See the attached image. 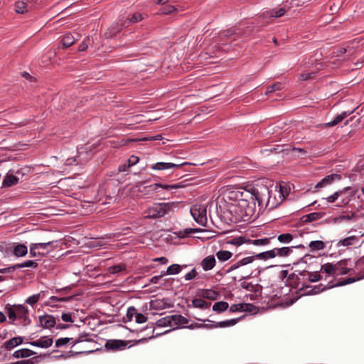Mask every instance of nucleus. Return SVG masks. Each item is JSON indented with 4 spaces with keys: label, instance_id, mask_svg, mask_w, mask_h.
<instances>
[{
    "label": "nucleus",
    "instance_id": "20",
    "mask_svg": "<svg viewBox=\"0 0 364 364\" xmlns=\"http://www.w3.org/2000/svg\"><path fill=\"white\" fill-rule=\"evenodd\" d=\"M15 309H16V315L17 318L22 320H28V323H31V319L28 316V309L23 305H15Z\"/></svg>",
    "mask_w": 364,
    "mask_h": 364
},
{
    "label": "nucleus",
    "instance_id": "43",
    "mask_svg": "<svg viewBox=\"0 0 364 364\" xmlns=\"http://www.w3.org/2000/svg\"><path fill=\"white\" fill-rule=\"evenodd\" d=\"M240 318H232L227 321H220L218 323V327L225 328L228 326H232L235 325L239 321Z\"/></svg>",
    "mask_w": 364,
    "mask_h": 364
},
{
    "label": "nucleus",
    "instance_id": "5",
    "mask_svg": "<svg viewBox=\"0 0 364 364\" xmlns=\"http://www.w3.org/2000/svg\"><path fill=\"white\" fill-rule=\"evenodd\" d=\"M269 194L271 195V198H269L268 210H270L278 207L282 203L283 200L279 195L277 188H272V186L269 188Z\"/></svg>",
    "mask_w": 364,
    "mask_h": 364
},
{
    "label": "nucleus",
    "instance_id": "7",
    "mask_svg": "<svg viewBox=\"0 0 364 364\" xmlns=\"http://www.w3.org/2000/svg\"><path fill=\"white\" fill-rule=\"evenodd\" d=\"M162 188L164 189H166L167 191L171 190V189H178L179 188L183 187L181 183H176L173 185H168V184H162L159 183H156L150 186H144V189L147 191H154L156 190L157 188Z\"/></svg>",
    "mask_w": 364,
    "mask_h": 364
},
{
    "label": "nucleus",
    "instance_id": "13",
    "mask_svg": "<svg viewBox=\"0 0 364 364\" xmlns=\"http://www.w3.org/2000/svg\"><path fill=\"white\" fill-rule=\"evenodd\" d=\"M348 259H346L333 264V265H336L335 266L336 269V276L344 275L350 272V269L348 267Z\"/></svg>",
    "mask_w": 364,
    "mask_h": 364
},
{
    "label": "nucleus",
    "instance_id": "10",
    "mask_svg": "<svg viewBox=\"0 0 364 364\" xmlns=\"http://www.w3.org/2000/svg\"><path fill=\"white\" fill-rule=\"evenodd\" d=\"M299 275L303 277V279H304L305 277H307L306 280L309 282H315L321 280L322 279L321 275L319 272H309L307 270H303L299 272Z\"/></svg>",
    "mask_w": 364,
    "mask_h": 364
},
{
    "label": "nucleus",
    "instance_id": "48",
    "mask_svg": "<svg viewBox=\"0 0 364 364\" xmlns=\"http://www.w3.org/2000/svg\"><path fill=\"white\" fill-rule=\"evenodd\" d=\"M126 269V265L124 264H119L111 266L108 268V271L111 274H116Z\"/></svg>",
    "mask_w": 364,
    "mask_h": 364
},
{
    "label": "nucleus",
    "instance_id": "12",
    "mask_svg": "<svg viewBox=\"0 0 364 364\" xmlns=\"http://www.w3.org/2000/svg\"><path fill=\"white\" fill-rule=\"evenodd\" d=\"M189 164L188 163H183L181 164H176L173 163H165V162H158L155 164L152 165L151 168L154 170H166L171 168H179L182 166Z\"/></svg>",
    "mask_w": 364,
    "mask_h": 364
},
{
    "label": "nucleus",
    "instance_id": "1",
    "mask_svg": "<svg viewBox=\"0 0 364 364\" xmlns=\"http://www.w3.org/2000/svg\"><path fill=\"white\" fill-rule=\"evenodd\" d=\"M269 188L267 186L253 187L252 191L249 192L251 199L257 202L259 210L268 209L269 198H271Z\"/></svg>",
    "mask_w": 364,
    "mask_h": 364
},
{
    "label": "nucleus",
    "instance_id": "39",
    "mask_svg": "<svg viewBox=\"0 0 364 364\" xmlns=\"http://www.w3.org/2000/svg\"><path fill=\"white\" fill-rule=\"evenodd\" d=\"M232 254L228 250H220L216 252V256L220 261L225 262L231 258Z\"/></svg>",
    "mask_w": 364,
    "mask_h": 364
},
{
    "label": "nucleus",
    "instance_id": "52",
    "mask_svg": "<svg viewBox=\"0 0 364 364\" xmlns=\"http://www.w3.org/2000/svg\"><path fill=\"white\" fill-rule=\"evenodd\" d=\"M282 89V84L281 82H277L267 87L266 94L272 93L276 90H280Z\"/></svg>",
    "mask_w": 364,
    "mask_h": 364
},
{
    "label": "nucleus",
    "instance_id": "50",
    "mask_svg": "<svg viewBox=\"0 0 364 364\" xmlns=\"http://www.w3.org/2000/svg\"><path fill=\"white\" fill-rule=\"evenodd\" d=\"M176 10H177V9L174 6L166 5L161 8L160 14H161L163 15H168V14H172L173 12L176 11Z\"/></svg>",
    "mask_w": 364,
    "mask_h": 364
},
{
    "label": "nucleus",
    "instance_id": "40",
    "mask_svg": "<svg viewBox=\"0 0 364 364\" xmlns=\"http://www.w3.org/2000/svg\"><path fill=\"white\" fill-rule=\"evenodd\" d=\"M15 11L18 14H23L28 11L27 4L24 1H16L15 3Z\"/></svg>",
    "mask_w": 364,
    "mask_h": 364
},
{
    "label": "nucleus",
    "instance_id": "36",
    "mask_svg": "<svg viewBox=\"0 0 364 364\" xmlns=\"http://www.w3.org/2000/svg\"><path fill=\"white\" fill-rule=\"evenodd\" d=\"M309 248L311 251H318L325 249L326 244L321 240L311 241L309 245Z\"/></svg>",
    "mask_w": 364,
    "mask_h": 364
},
{
    "label": "nucleus",
    "instance_id": "22",
    "mask_svg": "<svg viewBox=\"0 0 364 364\" xmlns=\"http://www.w3.org/2000/svg\"><path fill=\"white\" fill-rule=\"evenodd\" d=\"M56 242L57 241L51 240L36 244L37 249H41L43 250V252H46L48 250L49 253L57 247V246L55 245Z\"/></svg>",
    "mask_w": 364,
    "mask_h": 364
},
{
    "label": "nucleus",
    "instance_id": "60",
    "mask_svg": "<svg viewBox=\"0 0 364 364\" xmlns=\"http://www.w3.org/2000/svg\"><path fill=\"white\" fill-rule=\"evenodd\" d=\"M342 194V191H336L335 192L333 195L328 196L326 200L328 203H333L335 202L338 198Z\"/></svg>",
    "mask_w": 364,
    "mask_h": 364
},
{
    "label": "nucleus",
    "instance_id": "45",
    "mask_svg": "<svg viewBox=\"0 0 364 364\" xmlns=\"http://www.w3.org/2000/svg\"><path fill=\"white\" fill-rule=\"evenodd\" d=\"M42 294L43 295L44 294L43 291H41L40 293H38L37 294H33V295L29 296L26 300V303L28 304H30L31 306H33L34 304H36L40 300Z\"/></svg>",
    "mask_w": 364,
    "mask_h": 364
},
{
    "label": "nucleus",
    "instance_id": "8",
    "mask_svg": "<svg viewBox=\"0 0 364 364\" xmlns=\"http://www.w3.org/2000/svg\"><path fill=\"white\" fill-rule=\"evenodd\" d=\"M127 346V341L122 340H109L105 344L107 349L112 350L124 349Z\"/></svg>",
    "mask_w": 364,
    "mask_h": 364
},
{
    "label": "nucleus",
    "instance_id": "27",
    "mask_svg": "<svg viewBox=\"0 0 364 364\" xmlns=\"http://www.w3.org/2000/svg\"><path fill=\"white\" fill-rule=\"evenodd\" d=\"M75 42V39L70 33H66L61 40L62 46L63 48H68L73 46Z\"/></svg>",
    "mask_w": 364,
    "mask_h": 364
},
{
    "label": "nucleus",
    "instance_id": "51",
    "mask_svg": "<svg viewBox=\"0 0 364 364\" xmlns=\"http://www.w3.org/2000/svg\"><path fill=\"white\" fill-rule=\"evenodd\" d=\"M245 242H248V239L246 240L245 237H238L231 239L228 243L236 246H240Z\"/></svg>",
    "mask_w": 364,
    "mask_h": 364
},
{
    "label": "nucleus",
    "instance_id": "31",
    "mask_svg": "<svg viewBox=\"0 0 364 364\" xmlns=\"http://www.w3.org/2000/svg\"><path fill=\"white\" fill-rule=\"evenodd\" d=\"M192 305L195 308H198L200 309H205L210 306L211 303L207 302L203 299H194L192 300Z\"/></svg>",
    "mask_w": 364,
    "mask_h": 364
},
{
    "label": "nucleus",
    "instance_id": "58",
    "mask_svg": "<svg viewBox=\"0 0 364 364\" xmlns=\"http://www.w3.org/2000/svg\"><path fill=\"white\" fill-rule=\"evenodd\" d=\"M360 41H361L360 38H355L353 41L348 42V46H350V52L359 47V43H360Z\"/></svg>",
    "mask_w": 364,
    "mask_h": 364
},
{
    "label": "nucleus",
    "instance_id": "15",
    "mask_svg": "<svg viewBox=\"0 0 364 364\" xmlns=\"http://www.w3.org/2000/svg\"><path fill=\"white\" fill-rule=\"evenodd\" d=\"M341 179V176L337 173H332L324 177L320 182H318L315 188H322L328 184H331L333 181Z\"/></svg>",
    "mask_w": 364,
    "mask_h": 364
},
{
    "label": "nucleus",
    "instance_id": "61",
    "mask_svg": "<svg viewBox=\"0 0 364 364\" xmlns=\"http://www.w3.org/2000/svg\"><path fill=\"white\" fill-rule=\"evenodd\" d=\"M136 309L134 307H129L127 312V318L128 321H132L134 316H136Z\"/></svg>",
    "mask_w": 364,
    "mask_h": 364
},
{
    "label": "nucleus",
    "instance_id": "63",
    "mask_svg": "<svg viewBox=\"0 0 364 364\" xmlns=\"http://www.w3.org/2000/svg\"><path fill=\"white\" fill-rule=\"evenodd\" d=\"M243 308L245 312H253L257 309L254 304L249 303H243Z\"/></svg>",
    "mask_w": 364,
    "mask_h": 364
},
{
    "label": "nucleus",
    "instance_id": "4",
    "mask_svg": "<svg viewBox=\"0 0 364 364\" xmlns=\"http://www.w3.org/2000/svg\"><path fill=\"white\" fill-rule=\"evenodd\" d=\"M254 31V26L252 24L247 26L245 29H240L238 28H231L230 29L223 31L220 33V38L221 40L225 38H230L233 36H250Z\"/></svg>",
    "mask_w": 364,
    "mask_h": 364
},
{
    "label": "nucleus",
    "instance_id": "53",
    "mask_svg": "<svg viewBox=\"0 0 364 364\" xmlns=\"http://www.w3.org/2000/svg\"><path fill=\"white\" fill-rule=\"evenodd\" d=\"M358 279H360V278L355 279V278H353V277H349V278H347V279H343L341 281H340L336 284H333V287L344 286V285H346V284H351V283H353V282H355L356 280H358Z\"/></svg>",
    "mask_w": 364,
    "mask_h": 364
},
{
    "label": "nucleus",
    "instance_id": "11",
    "mask_svg": "<svg viewBox=\"0 0 364 364\" xmlns=\"http://www.w3.org/2000/svg\"><path fill=\"white\" fill-rule=\"evenodd\" d=\"M53 343V339L52 338H48L47 336H43L37 341H31L28 343L33 346L39 347V348H47L51 346Z\"/></svg>",
    "mask_w": 364,
    "mask_h": 364
},
{
    "label": "nucleus",
    "instance_id": "23",
    "mask_svg": "<svg viewBox=\"0 0 364 364\" xmlns=\"http://www.w3.org/2000/svg\"><path fill=\"white\" fill-rule=\"evenodd\" d=\"M23 343V338L21 336L18 337H14L11 338L10 340L6 341L3 346L2 348H4L5 349L10 350L14 347L21 344Z\"/></svg>",
    "mask_w": 364,
    "mask_h": 364
},
{
    "label": "nucleus",
    "instance_id": "21",
    "mask_svg": "<svg viewBox=\"0 0 364 364\" xmlns=\"http://www.w3.org/2000/svg\"><path fill=\"white\" fill-rule=\"evenodd\" d=\"M215 263H216V260H215L214 255H210V256L205 257L201 261L200 264H201L203 270L208 271V270L212 269L215 267Z\"/></svg>",
    "mask_w": 364,
    "mask_h": 364
},
{
    "label": "nucleus",
    "instance_id": "46",
    "mask_svg": "<svg viewBox=\"0 0 364 364\" xmlns=\"http://www.w3.org/2000/svg\"><path fill=\"white\" fill-rule=\"evenodd\" d=\"M271 240L270 237L262 238V239H256V240H250L248 239V243L252 244L255 245H267L269 244Z\"/></svg>",
    "mask_w": 364,
    "mask_h": 364
},
{
    "label": "nucleus",
    "instance_id": "33",
    "mask_svg": "<svg viewBox=\"0 0 364 364\" xmlns=\"http://www.w3.org/2000/svg\"><path fill=\"white\" fill-rule=\"evenodd\" d=\"M74 298H75V296H63V297L52 296L49 299V303H47L46 305H50V306L54 307V306H56V305L50 304L51 303H55V302H58V301H62V302L70 301L73 300Z\"/></svg>",
    "mask_w": 364,
    "mask_h": 364
},
{
    "label": "nucleus",
    "instance_id": "59",
    "mask_svg": "<svg viewBox=\"0 0 364 364\" xmlns=\"http://www.w3.org/2000/svg\"><path fill=\"white\" fill-rule=\"evenodd\" d=\"M38 357H34L28 360H22L13 363V364H35L38 362Z\"/></svg>",
    "mask_w": 364,
    "mask_h": 364
},
{
    "label": "nucleus",
    "instance_id": "54",
    "mask_svg": "<svg viewBox=\"0 0 364 364\" xmlns=\"http://www.w3.org/2000/svg\"><path fill=\"white\" fill-rule=\"evenodd\" d=\"M143 19L142 14L140 13H134L132 16L128 18L130 23H137Z\"/></svg>",
    "mask_w": 364,
    "mask_h": 364
},
{
    "label": "nucleus",
    "instance_id": "64",
    "mask_svg": "<svg viewBox=\"0 0 364 364\" xmlns=\"http://www.w3.org/2000/svg\"><path fill=\"white\" fill-rule=\"evenodd\" d=\"M139 157L136 156H131L129 159L127 160V166L131 167L139 162Z\"/></svg>",
    "mask_w": 364,
    "mask_h": 364
},
{
    "label": "nucleus",
    "instance_id": "26",
    "mask_svg": "<svg viewBox=\"0 0 364 364\" xmlns=\"http://www.w3.org/2000/svg\"><path fill=\"white\" fill-rule=\"evenodd\" d=\"M324 215L323 213L314 212L301 217V220L303 223H309L321 219Z\"/></svg>",
    "mask_w": 364,
    "mask_h": 364
},
{
    "label": "nucleus",
    "instance_id": "37",
    "mask_svg": "<svg viewBox=\"0 0 364 364\" xmlns=\"http://www.w3.org/2000/svg\"><path fill=\"white\" fill-rule=\"evenodd\" d=\"M241 287L247 291L255 292V293L259 292V289H260V291L262 290L261 286H259V284L254 285L251 282H243L241 283Z\"/></svg>",
    "mask_w": 364,
    "mask_h": 364
},
{
    "label": "nucleus",
    "instance_id": "6",
    "mask_svg": "<svg viewBox=\"0 0 364 364\" xmlns=\"http://www.w3.org/2000/svg\"><path fill=\"white\" fill-rule=\"evenodd\" d=\"M287 12V10L284 7L274 8L269 11L263 12L259 18H279L283 16Z\"/></svg>",
    "mask_w": 364,
    "mask_h": 364
},
{
    "label": "nucleus",
    "instance_id": "14",
    "mask_svg": "<svg viewBox=\"0 0 364 364\" xmlns=\"http://www.w3.org/2000/svg\"><path fill=\"white\" fill-rule=\"evenodd\" d=\"M332 287H333V284H331V283H329L326 286H324L322 284H320L318 285H316V286L313 287L311 285H307L304 282L301 285V287L299 289V291L304 290V289H308L309 288H311V291H313V294H316L320 293L327 289H331Z\"/></svg>",
    "mask_w": 364,
    "mask_h": 364
},
{
    "label": "nucleus",
    "instance_id": "41",
    "mask_svg": "<svg viewBox=\"0 0 364 364\" xmlns=\"http://www.w3.org/2000/svg\"><path fill=\"white\" fill-rule=\"evenodd\" d=\"M36 250H38L36 247V244L32 243L30 245V255L31 257H44L48 254V250L46 252H36Z\"/></svg>",
    "mask_w": 364,
    "mask_h": 364
},
{
    "label": "nucleus",
    "instance_id": "19",
    "mask_svg": "<svg viewBox=\"0 0 364 364\" xmlns=\"http://www.w3.org/2000/svg\"><path fill=\"white\" fill-rule=\"evenodd\" d=\"M353 112V111L343 112L341 114H338L333 119V120H332L331 122L324 124V127H331L336 126V125L338 124L339 123H341L345 118L348 117Z\"/></svg>",
    "mask_w": 364,
    "mask_h": 364
},
{
    "label": "nucleus",
    "instance_id": "55",
    "mask_svg": "<svg viewBox=\"0 0 364 364\" xmlns=\"http://www.w3.org/2000/svg\"><path fill=\"white\" fill-rule=\"evenodd\" d=\"M88 336H89V333H82L79 334V336H78L77 339H76L73 342V346H75V344L78 343H80V342L83 341H92V339L87 338V337Z\"/></svg>",
    "mask_w": 364,
    "mask_h": 364
},
{
    "label": "nucleus",
    "instance_id": "29",
    "mask_svg": "<svg viewBox=\"0 0 364 364\" xmlns=\"http://www.w3.org/2000/svg\"><path fill=\"white\" fill-rule=\"evenodd\" d=\"M336 265H333V263H326L321 265L320 271H322L328 275L335 277L336 273Z\"/></svg>",
    "mask_w": 364,
    "mask_h": 364
},
{
    "label": "nucleus",
    "instance_id": "9",
    "mask_svg": "<svg viewBox=\"0 0 364 364\" xmlns=\"http://www.w3.org/2000/svg\"><path fill=\"white\" fill-rule=\"evenodd\" d=\"M41 326L44 328H50L56 324L55 318L52 315L45 314L39 316Z\"/></svg>",
    "mask_w": 364,
    "mask_h": 364
},
{
    "label": "nucleus",
    "instance_id": "44",
    "mask_svg": "<svg viewBox=\"0 0 364 364\" xmlns=\"http://www.w3.org/2000/svg\"><path fill=\"white\" fill-rule=\"evenodd\" d=\"M156 325L158 327H165V326H170L171 327V321L170 319V316H165L164 318H161L159 319L156 322Z\"/></svg>",
    "mask_w": 364,
    "mask_h": 364
},
{
    "label": "nucleus",
    "instance_id": "18",
    "mask_svg": "<svg viewBox=\"0 0 364 364\" xmlns=\"http://www.w3.org/2000/svg\"><path fill=\"white\" fill-rule=\"evenodd\" d=\"M19 181V177L18 176H15L13 173H11V171L6 173L4 180L2 181V186L4 187H11L17 184Z\"/></svg>",
    "mask_w": 364,
    "mask_h": 364
},
{
    "label": "nucleus",
    "instance_id": "62",
    "mask_svg": "<svg viewBox=\"0 0 364 364\" xmlns=\"http://www.w3.org/2000/svg\"><path fill=\"white\" fill-rule=\"evenodd\" d=\"M135 321L137 323H144L147 321V317L142 314L136 313Z\"/></svg>",
    "mask_w": 364,
    "mask_h": 364
},
{
    "label": "nucleus",
    "instance_id": "34",
    "mask_svg": "<svg viewBox=\"0 0 364 364\" xmlns=\"http://www.w3.org/2000/svg\"><path fill=\"white\" fill-rule=\"evenodd\" d=\"M358 242V237L356 236H350L348 237L345 239L340 240L337 244L338 246L343 245V246H350L353 245H355Z\"/></svg>",
    "mask_w": 364,
    "mask_h": 364
},
{
    "label": "nucleus",
    "instance_id": "17",
    "mask_svg": "<svg viewBox=\"0 0 364 364\" xmlns=\"http://www.w3.org/2000/svg\"><path fill=\"white\" fill-rule=\"evenodd\" d=\"M123 23H116L114 25L112 26L110 28L107 29V31L105 33V36L106 38H112L117 36L118 33L121 31L122 28L124 27Z\"/></svg>",
    "mask_w": 364,
    "mask_h": 364
},
{
    "label": "nucleus",
    "instance_id": "30",
    "mask_svg": "<svg viewBox=\"0 0 364 364\" xmlns=\"http://www.w3.org/2000/svg\"><path fill=\"white\" fill-rule=\"evenodd\" d=\"M229 307V304L226 301H220L215 302L213 306V310L218 314L225 311Z\"/></svg>",
    "mask_w": 364,
    "mask_h": 364
},
{
    "label": "nucleus",
    "instance_id": "47",
    "mask_svg": "<svg viewBox=\"0 0 364 364\" xmlns=\"http://www.w3.org/2000/svg\"><path fill=\"white\" fill-rule=\"evenodd\" d=\"M182 269V267L181 265L178 264H171L170 265L166 271V273L167 274H178Z\"/></svg>",
    "mask_w": 364,
    "mask_h": 364
},
{
    "label": "nucleus",
    "instance_id": "57",
    "mask_svg": "<svg viewBox=\"0 0 364 364\" xmlns=\"http://www.w3.org/2000/svg\"><path fill=\"white\" fill-rule=\"evenodd\" d=\"M229 311L230 312H237V311L243 312L244 311L243 303L231 305L229 309Z\"/></svg>",
    "mask_w": 364,
    "mask_h": 364
},
{
    "label": "nucleus",
    "instance_id": "42",
    "mask_svg": "<svg viewBox=\"0 0 364 364\" xmlns=\"http://www.w3.org/2000/svg\"><path fill=\"white\" fill-rule=\"evenodd\" d=\"M5 309L6 311L9 319L14 321L17 318L16 309H15V305L11 306L9 304H7L5 307Z\"/></svg>",
    "mask_w": 364,
    "mask_h": 364
},
{
    "label": "nucleus",
    "instance_id": "16",
    "mask_svg": "<svg viewBox=\"0 0 364 364\" xmlns=\"http://www.w3.org/2000/svg\"><path fill=\"white\" fill-rule=\"evenodd\" d=\"M255 259H256V257H255V255L245 257V258L237 261L235 264H232L227 270V272L228 273L232 271L235 270L236 269L239 268L241 266H244L247 264H250V263L252 262Z\"/></svg>",
    "mask_w": 364,
    "mask_h": 364
},
{
    "label": "nucleus",
    "instance_id": "38",
    "mask_svg": "<svg viewBox=\"0 0 364 364\" xmlns=\"http://www.w3.org/2000/svg\"><path fill=\"white\" fill-rule=\"evenodd\" d=\"M255 257H256V259H258L267 260L269 259L274 258L275 253L273 251V250H268L266 252L256 254V255H255Z\"/></svg>",
    "mask_w": 364,
    "mask_h": 364
},
{
    "label": "nucleus",
    "instance_id": "35",
    "mask_svg": "<svg viewBox=\"0 0 364 364\" xmlns=\"http://www.w3.org/2000/svg\"><path fill=\"white\" fill-rule=\"evenodd\" d=\"M272 188H277L279 195L283 200L286 199L289 194V188L285 185L282 186L281 184H277L274 186H272Z\"/></svg>",
    "mask_w": 364,
    "mask_h": 364
},
{
    "label": "nucleus",
    "instance_id": "25",
    "mask_svg": "<svg viewBox=\"0 0 364 364\" xmlns=\"http://www.w3.org/2000/svg\"><path fill=\"white\" fill-rule=\"evenodd\" d=\"M294 247H283L279 248H274L273 251L275 253V257H285L290 255L293 252Z\"/></svg>",
    "mask_w": 364,
    "mask_h": 364
},
{
    "label": "nucleus",
    "instance_id": "24",
    "mask_svg": "<svg viewBox=\"0 0 364 364\" xmlns=\"http://www.w3.org/2000/svg\"><path fill=\"white\" fill-rule=\"evenodd\" d=\"M198 295L203 299L214 301L218 299L219 294L213 289H201Z\"/></svg>",
    "mask_w": 364,
    "mask_h": 364
},
{
    "label": "nucleus",
    "instance_id": "32",
    "mask_svg": "<svg viewBox=\"0 0 364 364\" xmlns=\"http://www.w3.org/2000/svg\"><path fill=\"white\" fill-rule=\"evenodd\" d=\"M28 252L27 247L23 244H18L14 247L13 253L16 257L25 256Z\"/></svg>",
    "mask_w": 364,
    "mask_h": 364
},
{
    "label": "nucleus",
    "instance_id": "2",
    "mask_svg": "<svg viewBox=\"0 0 364 364\" xmlns=\"http://www.w3.org/2000/svg\"><path fill=\"white\" fill-rule=\"evenodd\" d=\"M173 205V203H156L147 209L146 218L152 219L161 218L171 210Z\"/></svg>",
    "mask_w": 364,
    "mask_h": 364
},
{
    "label": "nucleus",
    "instance_id": "3",
    "mask_svg": "<svg viewBox=\"0 0 364 364\" xmlns=\"http://www.w3.org/2000/svg\"><path fill=\"white\" fill-rule=\"evenodd\" d=\"M191 213L197 223L202 226H206L208 220L205 206L195 204L191 208Z\"/></svg>",
    "mask_w": 364,
    "mask_h": 364
},
{
    "label": "nucleus",
    "instance_id": "49",
    "mask_svg": "<svg viewBox=\"0 0 364 364\" xmlns=\"http://www.w3.org/2000/svg\"><path fill=\"white\" fill-rule=\"evenodd\" d=\"M294 239V236L290 233H284L278 236L277 240L282 243H289Z\"/></svg>",
    "mask_w": 364,
    "mask_h": 364
},
{
    "label": "nucleus",
    "instance_id": "56",
    "mask_svg": "<svg viewBox=\"0 0 364 364\" xmlns=\"http://www.w3.org/2000/svg\"><path fill=\"white\" fill-rule=\"evenodd\" d=\"M18 265L21 266L20 268H23V267L36 268L38 267V263L33 260H27L23 263H19Z\"/></svg>",
    "mask_w": 364,
    "mask_h": 364
},
{
    "label": "nucleus",
    "instance_id": "28",
    "mask_svg": "<svg viewBox=\"0 0 364 364\" xmlns=\"http://www.w3.org/2000/svg\"><path fill=\"white\" fill-rule=\"evenodd\" d=\"M35 353H36L34 351H33L30 349L23 348V349H20V350L15 351L13 353V356L16 358H28V357H30V356L34 355Z\"/></svg>",
    "mask_w": 364,
    "mask_h": 364
}]
</instances>
